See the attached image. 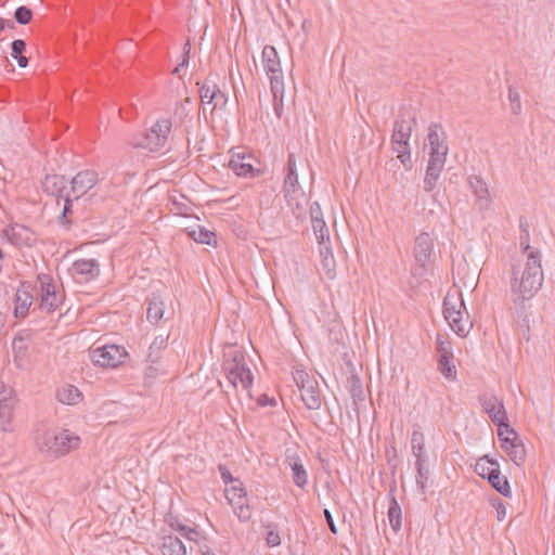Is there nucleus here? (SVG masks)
<instances>
[{"label":"nucleus","instance_id":"17","mask_svg":"<svg viewBox=\"0 0 555 555\" xmlns=\"http://www.w3.org/2000/svg\"><path fill=\"white\" fill-rule=\"evenodd\" d=\"M74 276H79L81 280L89 281L100 275V264L96 259H77L70 268Z\"/></svg>","mask_w":555,"mask_h":555},{"label":"nucleus","instance_id":"53","mask_svg":"<svg viewBox=\"0 0 555 555\" xmlns=\"http://www.w3.org/2000/svg\"><path fill=\"white\" fill-rule=\"evenodd\" d=\"M493 506L496 509L498 520L499 521L504 520V518L506 517V507H505L504 503L500 499H496V501L493 503Z\"/></svg>","mask_w":555,"mask_h":555},{"label":"nucleus","instance_id":"56","mask_svg":"<svg viewBox=\"0 0 555 555\" xmlns=\"http://www.w3.org/2000/svg\"><path fill=\"white\" fill-rule=\"evenodd\" d=\"M323 514H324V517H325V520H326V524L331 530L332 533L336 534L337 533V528H336V525H335V521H334V518L332 516V513L328 511V509H324L323 511Z\"/></svg>","mask_w":555,"mask_h":555},{"label":"nucleus","instance_id":"4","mask_svg":"<svg viewBox=\"0 0 555 555\" xmlns=\"http://www.w3.org/2000/svg\"><path fill=\"white\" fill-rule=\"evenodd\" d=\"M171 131V121L167 118L158 119L145 133L133 138L134 147L157 152L165 147Z\"/></svg>","mask_w":555,"mask_h":555},{"label":"nucleus","instance_id":"62","mask_svg":"<svg viewBox=\"0 0 555 555\" xmlns=\"http://www.w3.org/2000/svg\"><path fill=\"white\" fill-rule=\"evenodd\" d=\"M189 64V59L186 56H183V61L175 68L173 73L178 74L180 73L181 68L186 66Z\"/></svg>","mask_w":555,"mask_h":555},{"label":"nucleus","instance_id":"44","mask_svg":"<svg viewBox=\"0 0 555 555\" xmlns=\"http://www.w3.org/2000/svg\"><path fill=\"white\" fill-rule=\"evenodd\" d=\"M14 17L18 24L26 25L31 21L33 12L27 7H18L15 10Z\"/></svg>","mask_w":555,"mask_h":555},{"label":"nucleus","instance_id":"8","mask_svg":"<svg viewBox=\"0 0 555 555\" xmlns=\"http://www.w3.org/2000/svg\"><path fill=\"white\" fill-rule=\"evenodd\" d=\"M126 357V349L118 345H105L90 352L91 361L101 367H117Z\"/></svg>","mask_w":555,"mask_h":555},{"label":"nucleus","instance_id":"45","mask_svg":"<svg viewBox=\"0 0 555 555\" xmlns=\"http://www.w3.org/2000/svg\"><path fill=\"white\" fill-rule=\"evenodd\" d=\"M508 100L511 102V109L513 114L518 115L521 112V102L519 93L513 88H508Z\"/></svg>","mask_w":555,"mask_h":555},{"label":"nucleus","instance_id":"10","mask_svg":"<svg viewBox=\"0 0 555 555\" xmlns=\"http://www.w3.org/2000/svg\"><path fill=\"white\" fill-rule=\"evenodd\" d=\"M427 139L430 147L429 159L446 163L449 146L447 143V134L441 125L436 122L430 124Z\"/></svg>","mask_w":555,"mask_h":555},{"label":"nucleus","instance_id":"20","mask_svg":"<svg viewBox=\"0 0 555 555\" xmlns=\"http://www.w3.org/2000/svg\"><path fill=\"white\" fill-rule=\"evenodd\" d=\"M172 312L166 311L165 300L159 294H153L149 300L146 319L152 324H158L163 319L171 318Z\"/></svg>","mask_w":555,"mask_h":555},{"label":"nucleus","instance_id":"19","mask_svg":"<svg viewBox=\"0 0 555 555\" xmlns=\"http://www.w3.org/2000/svg\"><path fill=\"white\" fill-rule=\"evenodd\" d=\"M12 349L14 361L17 367L22 370L29 369L30 365V349L29 341L22 335L15 336L12 341Z\"/></svg>","mask_w":555,"mask_h":555},{"label":"nucleus","instance_id":"40","mask_svg":"<svg viewBox=\"0 0 555 555\" xmlns=\"http://www.w3.org/2000/svg\"><path fill=\"white\" fill-rule=\"evenodd\" d=\"M292 470L294 482L300 488L304 487L307 483L308 478L307 472L305 470L304 466L295 462L292 465Z\"/></svg>","mask_w":555,"mask_h":555},{"label":"nucleus","instance_id":"37","mask_svg":"<svg viewBox=\"0 0 555 555\" xmlns=\"http://www.w3.org/2000/svg\"><path fill=\"white\" fill-rule=\"evenodd\" d=\"M426 460L415 461V467H416V483L420 487L422 493H425L426 488V481L429 477V470L425 466Z\"/></svg>","mask_w":555,"mask_h":555},{"label":"nucleus","instance_id":"23","mask_svg":"<svg viewBox=\"0 0 555 555\" xmlns=\"http://www.w3.org/2000/svg\"><path fill=\"white\" fill-rule=\"evenodd\" d=\"M59 402L67 405H76L82 401V392L74 385H63L56 391Z\"/></svg>","mask_w":555,"mask_h":555},{"label":"nucleus","instance_id":"16","mask_svg":"<svg viewBox=\"0 0 555 555\" xmlns=\"http://www.w3.org/2000/svg\"><path fill=\"white\" fill-rule=\"evenodd\" d=\"M254 160L255 158L245 151H231L229 159V168L240 177H254Z\"/></svg>","mask_w":555,"mask_h":555},{"label":"nucleus","instance_id":"46","mask_svg":"<svg viewBox=\"0 0 555 555\" xmlns=\"http://www.w3.org/2000/svg\"><path fill=\"white\" fill-rule=\"evenodd\" d=\"M349 383H350L351 396L353 398L362 399V397H363V388H362V383H361L360 377L358 375H352L349 378Z\"/></svg>","mask_w":555,"mask_h":555},{"label":"nucleus","instance_id":"12","mask_svg":"<svg viewBox=\"0 0 555 555\" xmlns=\"http://www.w3.org/2000/svg\"><path fill=\"white\" fill-rule=\"evenodd\" d=\"M3 236L14 246L31 247L37 242L36 233L26 225L12 224L3 230Z\"/></svg>","mask_w":555,"mask_h":555},{"label":"nucleus","instance_id":"7","mask_svg":"<svg viewBox=\"0 0 555 555\" xmlns=\"http://www.w3.org/2000/svg\"><path fill=\"white\" fill-rule=\"evenodd\" d=\"M225 498L232 506L234 514L242 521H247L251 517V509L248 503L246 489L242 481H233L232 485L225 487Z\"/></svg>","mask_w":555,"mask_h":555},{"label":"nucleus","instance_id":"42","mask_svg":"<svg viewBox=\"0 0 555 555\" xmlns=\"http://www.w3.org/2000/svg\"><path fill=\"white\" fill-rule=\"evenodd\" d=\"M171 202V211L179 215H185L189 211V205L185 202L184 196L180 195L177 197L176 195L170 196Z\"/></svg>","mask_w":555,"mask_h":555},{"label":"nucleus","instance_id":"28","mask_svg":"<svg viewBox=\"0 0 555 555\" xmlns=\"http://www.w3.org/2000/svg\"><path fill=\"white\" fill-rule=\"evenodd\" d=\"M492 488H494L499 493L504 495L505 498L512 496V490L509 482L505 476L501 475L500 467L494 468V473L489 475L487 479Z\"/></svg>","mask_w":555,"mask_h":555},{"label":"nucleus","instance_id":"18","mask_svg":"<svg viewBox=\"0 0 555 555\" xmlns=\"http://www.w3.org/2000/svg\"><path fill=\"white\" fill-rule=\"evenodd\" d=\"M294 382L296 383L299 397L308 409H311L310 401H312V386L309 380V373L302 367L297 365L293 373Z\"/></svg>","mask_w":555,"mask_h":555},{"label":"nucleus","instance_id":"6","mask_svg":"<svg viewBox=\"0 0 555 555\" xmlns=\"http://www.w3.org/2000/svg\"><path fill=\"white\" fill-rule=\"evenodd\" d=\"M262 63L267 76L270 80L271 91L274 100L283 98L284 93V74L281 61L274 47L266 46L262 50Z\"/></svg>","mask_w":555,"mask_h":555},{"label":"nucleus","instance_id":"33","mask_svg":"<svg viewBox=\"0 0 555 555\" xmlns=\"http://www.w3.org/2000/svg\"><path fill=\"white\" fill-rule=\"evenodd\" d=\"M498 467H500L498 461L490 459L489 455H483L477 461L475 472L481 478L488 479L489 475H492L494 473V468Z\"/></svg>","mask_w":555,"mask_h":555},{"label":"nucleus","instance_id":"49","mask_svg":"<svg viewBox=\"0 0 555 555\" xmlns=\"http://www.w3.org/2000/svg\"><path fill=\"white\" fill-rule=\"evenodd\" d=\"M288 175L285 178V185L289 188H294L297 182V176L295 175V163L293 160V156H289L288 159Z\"/></svg>","mask_w":555,"mask_h":555},{"label":"nucleus","instance_id":"57","mask_svg":"<svg viewBox=\"0 0 555 555\" xmlns=\"http://www.w3.org/2000/svg\"><path fill=\"white\" fill-rule=\"evenodd\" d=\"M220 473L225 487L232 485L233 481H240L238 479L233 478L228 469L220 468Z\"/></svg>","mask_w":555,"mask_h":555},{"label":"nucleus","instance_id":"48","mask_svg":"<svg viewBox=\"0 0 555 555\" xmlns=\"http://www.w3.org/2000/svg\"><path fill=\"white\" fill-rule=\"evenodd\" d=\"M167 340H168V336H164V335L157 336L150 346V357H152L154 353L164 349L167 346Z\"/></svg>","mask_w":555,"mask_h":555},{"label":"nucleus","instance_id":"58","mask_svg":"<svg viewBox=\"0 0 555 555\" xmlns=\"http://www.w3.org/2000/svg\"><path fill=\"white\" fill-rule=\"evenodd\" d=\"M70 196H72V194H70V193H66V196H65V204H64L63 212H62L64 217H65L68 212H70V203H72Z\"/></svg>","mask_w":555,"mask_h":555},{"label":"nucleus","instance_id":"54","mask_svg":"<svg viewBox=\"0 0 555 555\" xmlns=\"http://www.w3.org/2000/svg\"><path fill=\"white\" fill-rule=\"evenodd\" d=\"M413 455L416 457V461L426 460V448L425 444H415L411 446Z\"/></svg>","mask_w":555,"mask_h":555},{"label":"nucleus","instance_id":"47","mask_svg":"<svg viewBox=\"0 0 555 555\" xmlns=\"http://www.w3.org/2000/svg\"><path fill=\"white\" fill-rule=\"evenodd\" d=\"M177 531H179L185 539L190 541H196L199 537V533L196 529L190 528L188 526L178 525L177 527H173Z\"/></svg>","mask_w":555,"mask_h":555},{"label":"nucleus","instance_id":"36","mask_svg":"<svg viewBox=\"0 0 555 555\" xmlns=\"http://www.w3.org/2000/svg\"><path fill=\"white\" fill-rule=\"evenodd\" d=\"M469 185L473 190L475 196L482 201H487L489 197V190L487 183L478 176L472 177L469 179Z\"/></svg>","mask_w":555,"mask_h":555},{"label":"nucleus","instance_id":"27","mask_svg":"<svg viewBox=\"0 0 555 555\" xmlns=\"http://www.w3.org/2000/svg\"><path fill=\"white\" fill-rule=\"evenodd\" d=\"M16 305L14 308L15 318H24L33 302V296L26 288H20L16 292Z\"/></svg>","mask_w":555,"mask_h":555},{"label":"nucleus","instance_id":"1","mask_svg":"<svg viewBox=\"0 0 555 555\" xmlns=\"http://www.w3.org/2000/svg\"><path fill=\"white\" fill-rule=\"evenodd\" d=\"M541 260V253H534V255L531 253L522 270L516 268L512 270L511 292L524 335L530 331L528 301L540 291L544 281Z\"/></svg>","mask_w":555,"mask_h":555},{"label":"nucleus","instance_id":"38","mask_svg":"<svg viewBox=\"0 0 555 555\" xmlns=\"http://www.w3.org/2000/svg\"><path fill=\"white\" fill-rule=\"evenodd\" d=\"M452 356H438V366L441 374L447 378H453L455 376L454 365L451 364Z\"/></svg>","mask_w":555,"mask_h":555},{"label":"nucleus","instance_id":"24","mask_svg":"<svg viewBox=\"0 0 555 555\" xmlns=\"http://www.w3.org/2000/svg\"><path fill=\"white\" fill-rule=\"evenodd\" d=\"M159 551L162 555H186L184 544L173 535H165L160 539Z\"/></svg>","mask_w":555,"mask_h":555},{"label":"nucleus","instance_id":"15","mask_svg":"<svg viewBox=\"0 0 555 555\" xmlns=\"http://www.w3.org/2000/svg\"><path fill=\"white\" fill-rule=\"evenodd\" d=\"M99 182V175L95 170L85 169L79 171L73 179L69 193L74 199L80 198Z\"/></svg>","mask_w":555,"mask_h":555},{"label":"nucleus","instance_id":"64","mask_svg":"<svg viewBox=\"0 0 555 555\" xmlns=\"http://www.w3.org/2000/svg\"><path fill=\"white\" fill-rule=\"evenodd\" d=\"M190 51H191V44H190V42H186L184 46V55L183 56H186L189 59Z\"/></svg>","mask_w":555,"mask_h":555},{"label":"nucleus","instance_id":"9","mask_svg":"<svg viewBox=\"0 0 555 555\" xmlns=\"http://www.w3.org/2000/svg\"><path fill=\"white\" fill-rule=\"evenodd\" d=\"M40 284V304L42 311L50 313L56 310L63 302V296L56 289V285L52 283L49 275L42 274L38 276Z\"/></svg>","mask_w":555,"mask_h":555},{"label":"nucleus","instance_id":"50","mask_svg":"<svg viewBox=\"0 0 555 555\" xmlns=\"http://www.w3.org/2000/svg\"><path fill=\"white\" fill-rule=\"evenodd\" d=\"M437 352L438 356H452L451 344L446 340L437 339Z\"/></svg>","mask_w":555,"mask_h":555},{"label":"nucleus","instance_id":"22","mask_svg":"<svg viewBox=\"0 0 555 555\" xmlns=\"http://www.w3.org/2000/svg\"><path fill=\"white\" fill-rule=\"evenodd\" d=\"M446 163L438 160H428L425 178H424V190L426 192H431L436 185L437 181L444 168Z\"/></svg>","mask_w":555,"mask_h":555},{"label":"nucleus","instance_id":"43","mask_svg":"<svg viewBox=\"0 0 555 555\" xmlns=\"http://www.w3.org/2000/svg\"><path fill=\"white\" fill-rule=\"evenodd\" d=\"M530 233H520L519 235V246L521 248V251L524 255H526V259H528V256L532 253H541L538 248H534L530 245Z\"/></svg>","mask_w":555,"mask_h":555},{"label":"nucleus","instance_id":"39","mask_svg":"<svg viewBox=\"0 0 555 555\" xmlns=\"http://www.w3.org/2000/svg\"><path fill=\"white\" fill-rule=\"evenodd\" d=\"M509 459L517 465L522 466L526 461V449L521 441V439L518 441V443L515 446L512 452H509Z\"/></svg>","mask_w":555,"mask_h":555},{"label":"nucleus","instance_id":"60","mask_svg":"<svg viewBox=\"0 0 555 555\" xmlns=\"http://www.w3.org/2000/svg\"><path fill=\"white\" fill-rule=\"evenodd\" d=\"M5 27L14 28V23L0 17V33H2Z\"/></svg>","mask_w":555,"mask_h":555},{"label":"nucleus","instance_id":"31","mask_svg":"<svg viewBox=\"0 0 555 555\" xmlns=\"http://www.w3.org/2000/svg\"><path fill=\"white\" fill-rule=\"evenodd\" d=\"M65 179L62 176L51 175L47 176L42 182L43 190L51 195L63 196L62 192L65 189Z\"/></svg>","mask_w":555,"mask_h":555},{"label":"nucleus","instance_id":"26","mask_svg":"<svg viewBox=\"0 0 555 555\" xmlns=\"http://www.w3.org/2000/svg\"><path fill=\"white\" fill-rule=\"evenodd\" d=\"M388 519L389 524L395 532H398L401 529L402 525V511L398 501L395 496V488L390 489V501L388 507Z\"/></svg>","mask_w":555,"mask_h":555},{"label":"nucleus","instance_id":"55","mask_svg":"<svg viewBox=\"0 0 555 555\" xmlns=\"http://www.w3.org/2000/svg\"><path fill=\"white\" fill-rule=\"evenodd\" d=\"M425 444L424 434L420 429H414L411 436V446Z\"/></svg>","mask_w":555,"mask_h":555},{"label":"nucleus","instance_id":"34","mask_svg":"<svg viewBox=\"0 0 555 555\" xmlns=\"http://www.w3.org/2000/svg\"><path fill=\"white\" fill-rule=\"evenodd\" d=\"M498 436L500 440L502 441V449L504 452L509 455V452L513 451L515 446L520 440L518 434L514 429V433H507L505 429H498Z\"/></svg>","mask_w":555,"mask_h":555},{"label":"nucleus","instance_id":"14","mask_svg":"<svg viewBox=\"0 0 555 555\" xmlns=\"http://www.w3.org/2000/svg\"><path fill=\"white\" fill-rule=\"evenodd\" d=\"M14 405L13 390L0 383V430L9 431L12 429Z\"/></svg>","mask_w":555,"mask_h":555},{"label":"nucleus","instance_id":"13","mask_svg":"<svg viewBox=\"0 0 555 555\" xmlns=\"http://www.w3.org/2000/svg\"><path fill=\"white\" fill-rule=\"evenodd\" d=\"M197 85L199 86L198 92L203 106L211 105L212 109L225 106L228 96L215 81L207 79Z\"/></svg>","mask_w":555,"mask_h":555},{"label":"nucleus","instance_id":"41","mask_svg":"<svg viewBox=\"0 0 555 555\" xmlns=\"http://www.w3.org/2000/svg\"><path fill=\"white\" fill-rule=\"evenodd\" d=\"M479 402L485 412H490L494 408H499V403H503L502 399H499L494 395H483L479 397Z\"/></svg>","mask_w":555,"mask_h":555},{"label":"nucleus","instance_id":"21","mask_svg":"<svg viewBox=\"0 0 555 555\" xmlns=\"http://www.w3.org/2000/svg\"><path fill=\"white\" fill-rule=\"evenodd\" d=\"M446 320L451 328L461 337H465L472 330L473 323L465 310H461L455 315L447 317Z\"/></svg>","mask_w":555,"mask_h":555},{"label":"nucleus","instance_id":"2","mask_svg":"<svg viewBox=\"0 0 555 555\" xmlns=\"http://www.w3.org/2000/svg\"><path fill=\"white\" fill-rule=\"evenodd\" d=\"M80 437L68 429L47 430L37 435L38 450L48 456L60 457L77 449Z\"/></svg>","mask_w":555,"mask_h":555},{"label":"nucleus","instance_id":"35","mask_svg":"<svg viewBox=\"0 0 555 555\" xmlns=\"http://www.w3.org/2000/svg\"><path fill=\"white\" fill-rule=\"evenodd\" d=\"M189 235L195 242L201 244L210 245L215 238V234L206 229H203L201 225L196 224L195 227L189 228Z\"/></svg>","mask_w":555,"mask_h":555},{"label":"nucleus","instance_id":"3","mask_svg":"<svg viewBox=\"0 0 555 555\" xmlns=\"http://www.w3.org/2000/svg\"><path fill=\"white\" fill-rule=\"evenodd\" d=\"M223 367L227 379L233 388L249 391L253 374L243 351L235 346H229L224 350Z\"/></svg>","mask_w":555,"mask_h":555},{"label":"nucleus","instance_id":"59","mask_svg":"<svg viewBox=\"0 0 555 555\" xmlns=\"http://www.w3.org/2000/svg\"><path fill=\"white\" fill-rule=\"evenodd\" d=\"M519 229L520 233H529V223L526 218H520L519 220Z\"/></svg>","mask_w":555,"mask_h":555},{"label":"nucleus","instance_id":"25","mask_svg":"<svg viewBox=\"0 0 555 555\" xmlns=\"http://www.w3.org/2000/svg\"><path fill=\"white\" fill-rule=\"evenodd\" d=\"M317 208L319 209V204L314 202V237L318 241L320 251L323 247H331V243L330 231L325 225V221L315 215Z\"/></svg>","mask_w":555,"mask_h":555},{"label":"nucleus","instance_id":"30","mask_svg":"<svg viewBox=\"0 0 555 555\" xmlns=\"http://www.w3.org/2000/svg\"><path fill=\"white\" fill-rule=\"evenodd\" d=\"M320 253L321 267L328 280H333L336 273V261L332 251V247H323Z\"/></svg>","mask_w":555,"mask_h":555},{"label":"nucleus","instance_id":"52","mask_svg":"<svg viewBox=\"0 0 555 555\" xmlns=\"http://www.w3.org/2000/svg\"><path fill=\"white\" fill-rule=\"evenodd\" d=\"M266 541L269 546H278L281 543V538L278 531L268 529L266 533Z\"/></svg>","mask_w":555,"mask_h":555},{"label":"nucleus","instance_id":"5","mask_svg":"<svg viewBox=\"0 0 555 555\" xmlns=\"http://www.w3.org/2000/svg\"><path fill=\"white\" fill-rule=\"evenodd\" d=\"M413 124H415V118H412L411 122H408L403 116L400 115L393 124L391 135L392 150L397 153L398 158L405 168H409L412 165L409 140L412 133Z\"/></svg>","mask_w":555,"mask_h":555},{"label":"nucleus","instance_id":"11","mask_svg":"<svg viewBox=\"0 0 555 555\" xmlns=\"http://www.w3.org/2000/svg\"><path fill=\"white\" fill-rule=\"evenodd\" d=\"M434 251V238L427 232H422L415 237V245L413 249L414 259L416 262L415 274H423L426 270L431 254Z\"/></svg>","mask_w":555,"mask_h":555},{"label":"nucleus","instance_id":"29","mask_svg":"<svg viewBox=\"0 0 555 555\" xmlns=\"http://www.w3.org/2000/svg\"><path fill=\"white\" fill-rule=\"evenodd\" d=\"M490 420L498 426V429H505L507 433H514V428L511 427L507 418V413L504 403H499V408H494L490 412H487Z\"/></svg>","mask_w":555,"mask_h":555},{"label":"nucleus","instance_id":"63","mask_svg":"<svg viewBox=\"0 0 555 555\" xmlns=\"http://www.w3.org/2000/svg\"><path fill=\"white\" fill-rule=\"evenodd\" d=\"M5 320H7V317L4 313L0 312V333L2 332L3 330V326L5 324Z\"/></svg>","mask_w":555,"mask_h":555},{"label":"nucleus","instance_id":"32","mask_svg":"<svg viewBox=\"0 0 555 555\" xmlns=\"http://www.w3.org/2000/svg\"><path fill=\"white\" fill-rule=\"evenodd\" d=\"M461 310H466L463 299L460 295L448 294L443 300V315L452 317Z\"/></svg>","mask_w":555,"mask_h":555},{"label":"nucleus","instance_id":"61","mask_svg":"<svg viewBox=\"0 0 555 555\" xmlns=\"http://www.w3.org/2000/svg\"><path fill=\"white\" fill-rule=\"evenodd\" d=\"M20 67L24 68L28 65V59L24 55H21L15 59Z\"/></svg>","mask_w":555,"mask_h":555},{"label":"nucleus","instance_id":"51","mask_svg":"<svg viewBox=\"0 0 555 555\" xmlns=\"http://www.w3.org/2000/svg\"><path fill=\"white\" fill-rule=\"evenodd\" d=\"M26 44L25 41L22 39H16L12 42V52L11 55L13 59H16L22 55V53L25 51Z\"/></svg>","mask_w":555,"mask_h":555}]
</instances>
